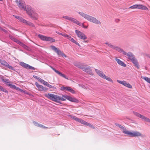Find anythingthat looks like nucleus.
I'll list each match as a JSON object with an SVG mask.
<instances>
[{
  "label": "nucleus",
  "mask_w": 150,
  "mask_h": 150,
  "mask_svg": "<svg viewBox=\"0 0 150 150\" xmlns=\"http://www.w3.org/2000/svg\"><path fill=\"white\" fill-rule=\"evenodd\" d=\"M45 96L50 100L60 104L62 103L60 102V100L65 101L66 99L71 102L76 103H78L79 102V100L76 98H72L67 95L65 96L63 95L61 97L52 93H49L45 94Z\"/></svg>",
  "instance_id": "obj_1"
},
{
  "label": "nucleus",
  "mask_w": 150,
  "mask_h": 150,
  "mask_svg": "<svg viewBox=\"0 0 150 150\" xmlns=\"http://www.w3.org/2000/svg\"><path fill=\"white\" fill-rule=\"evenodd\" d=\"M78 13L82 17L90 22L98 25H100L101 24V22L95 17L84 13L83 12H79Z\"/></svg>",
  "instance_id": "obj_2"
},
{
  "label": "nucleus",
  "mask_w": 150,
  "mask_h": 150,
  "mask_svg": "<svg viewBox=\"0 0 150 150\" xmlns=\"http://www.w3.org/2000/svg\"><path fill=\"white\" fill-rule=\"evenodd\" d=\"M95 70L97 74L101 78L105 79L107 81L111 82L112 83L113 82V81L109 77L106 76L102 71L97 69H95Z\"/></svg>",
  "instance_id": "obj_3"
},
{
  "label": "nucleus",
  "mask_w": 150,
  "mask_h": 150,
  "mask_svg": "<svg viewBox=\"0 0 150 150\" xmlns=\"http://www.w3.org/2000/svg\"><path fill=\"white\" fill-rule=\"evenodd\" d=\"M126 135L131 137H142V134L140 132L137 131L131 132L128 131Z\"/></svg>",
  "instance_id": "obj_4"
},
{
  "label": "nucleus",
  "mask_w": 150,
  "mask_h": 150,
  "mask_svg": "<svg viewBox=\"0 0 150 150\" xmlns=\"http://www.w3.org/2000/svg\"><path fill=\"white\" fill-rule=\"evenodd\" d=\"M50 47L52 50H54L55 52L57 53V54L59 55H61L62 57H66L67 56L62 52L60 50L56 47L54 46H51Z\"/></svg>",
  "instance_id": "obj_5"
},
{
  "label": "nucleus",
  "mask_w": 150,
  "mask_h": 150,
  "mask_svg": "<svg viewBox=\"0 0 150 150\" xmlns=\"http://www.w3.org/2000/svg\"><path fill=\"white\" fill-rule=\"evenodd\" d=\"M38 36L41 40H43L50 41L52 42L55 41V40L52 38L47 37L40 34L38 35Z\"/></svg>",
  "instance_id": "obj_6"
},
{
  "label": "nucleus",
  "mask_w": 150,
  "mask_h": 150,
  "mask_svg": "<svg viewBox=\"0 0 150 150\" xmlns=\"http://www.w3.org/2000/svg\"><path fill=\"white\" fill-rule=\"evenodd\" d=\"M133 113L136 116L141 118L142 120L150 122V119L136 112H134Z\"/></svg>",
  "instance_id": "obj_7"
},
{
  "label": "nucleus",
  "mask_w": 150,
  "mask_h": 150,
  "mask_svg": "<svg viewBox=\"0 0 150 150\" xmlns=\"http://www.w3.org/2000/svg\"><path fill=\"white\" fill-rule=\"evenodd\" d=\"M75 33L78 37L81 39L85 40L86 38V36L83 33L77 30H75Z\"/></svg>",
  "instance_id": "obj_8"
},
{
  "label": "nucleus",
  "mask_w": 150,
  "mask_h": 150,
  "mask_svg": "<svg viewBox=\"0 0 150 150\" xmlns=\"http://www.w3.org/2000/svg\"><path fill=\"white\" fill-rule=\"evenodd\" d=\"M19 64L21 66L26 69H30L33 70H35V68L33 67L30 66L28 64L25 63L24 62H20Z\"/></svg>",
  "instance_id": "obj_9"
},
{
  "label": "nucleus",
  "mask_w": 150,
  "mask_h": 150,
  "mask_svg": "<svg viewBox=\"0 0 150 150\" xmlns=\"http://www.w3.org/2000/svg\"><path fill=\"white\" fill-rule=\"evenodd\" d=\"M117 82L118 83H120L128 88H132V86L128 82H127L125 81H121L118 80H117Z\"/></svg>",
  "instance_id": "obj_10"
},
{
  "label": "nucleus",
  "mask_w": 150,
  "mask_h": 150,
  "mask_svg": "<svg viewBox=\"0 0 150 150\" xmlns=\"http://www.w3.org/2000/svg\"><path fill=\"white\" fill-rule=\"evenodd\" d=\"M24 10L26 11L29 16V15H30L31 13H32V12L33 11L32 7L30 6H25Z\"/></svg>",
  "instance_id": "obj_11"
},
{
  "label": "nucleus",
  "mask_w": 150,
  "mask_h": 150,
  "mask_svg": "<svg viewBox=\"0 0 150 150\" xmlns=\"http://www.w3.org/2000/svg\"><path fill=\"white\" fill-rule=\"evenodd\" d=\"M50 67L57 74H58V75H59L60 76H62V77L64 78H65V79H69L65 75H64V74H62L61 72H60L59 71L57 70L56 69L54 68H53L52 66H50Z\"/></svg>",
  "instance_id": "obj_12"
},
{
  "label": "nucleus",
  "mask_w": 150,
  "mask_h": 150,
  "mask_svg": "<svg viewBox=\"0 0 150 150\" xmlns=\"http://www.w3.org/2000/svg\"><path fill=\"white\" fill-rule=\"evenodd\" d=\"M35 84L37 87L38 88L39 91H47V88L44 87L42 85L39 84L37 82H35Z\"/></svg>",
  "instance_id": "obj_13"
},
{
  "label": "nucleus",
  "mask_w": 150,
  "mask_h": 150,
  "mask_svg": "<svg viewBox=\"0 0 150 150\" xmlns=\"http://www.w3.org/2000/svg\"><path fill=\"white\" fill-rule=\"evenodd\" d=\"M1 64L5 67H6L9 69L13 70H15L13 67L9 65L6 62L3 61L1 62Z\"/></svg>",
  "instance_id": "obj_14"
},
{
  "label": "nucleus",
  "mask_w": 150,
  "mask_h": 150,
  "mask_svg": "<svg viewBox=\"0 0 150 150\" xmlns=\"http://www.w3.org/2000/svg\"><path fill=\"white\" fill-rule=\"evenodd\" d=\"M124 55L126 56L131 61L135 57L134 55L130 52H128L127 53L125 52Z\"/></svg>",
  "instance_id": "obj_15"
},
{
  "label": "nucleus",
  "mask_w": 150,
  "mask_h": 150,
  "mask_svg": "<svg viewBox=\"0 0 150 150\" xmlns=\"http://www.w3.org/2000/svg\"><path fill=\"white\" fill-rule=\"evenodd\" d=\"M31 13L30 15L29 16L33 19L34 20H37L38 18V14L34 11L32 12V13Z\"/></svg>",
  "instance_id": "obj_16"
},
{
  "label": "nucleus",
  "mask_w": 150,
  "mask_h": 150,
  "mask_svg": "<svg viewBox=\"0 0 150 150\" xmlns=\"http://www.w3.org/2000/svg\"><path fill=\"white\" fill-rule=\"evenodd\" d=\"M115 60L117 62V63L120 65L124 67L126 66V64L119 59H117V58H115Z\"/></svg>",
  "instance_id": "obj_17"
},
{
  "label": "nucleus",
  "mask_w": 150,
  "mask_h": 150,
  "mask_svg": "<svg viewBox=\"0 0 150 150\" xmlns=\"http://www.w3.org/2000/svg\"><path fill=\"white\" fill-rule=\"evenodd\" d=\"M118 127L122 129V132L123 133L126 135L127 133V132L128 130L126 129L123 127V126L117 124H115Z\"/></svg>",
  "instance_id": "obj_18"
},
{
  "label": "nucleus",
  "mask_w": 150,
  "mask_h": 150,
  "mask_svg": "<svg viewBox=\"0 0 150 150\" xmlns=\"http://www.w3.org/2000/svg\"><path fill=\"white\" fill-rule=\"evenodd\" d=\"M131 61L133 63L134 65L137 67L138 69H139V66L138 63L136 59L135 58L131 60Z\"/></svg>",
  "instance_id": "obj_19"
},
{
  "label": "nucleus",
  "mask_w": 150,
  "mask_h": 150,
  "mask_svg": "<svg viewBox=\"0 0 150 150\" xmlns=\"http://www.w3.org/2000/svg\"><path fill=\"white\" fill-rule=\"evenodd\" d=\"M137 8L144 10H147L148 9L146 6L141 4H137Z\"/></svg>",
  "instance_id": "obj_20"
},
{
  "label": "nucleus",
  "mask_w": 150,
  "mask_h": 150,
  "mask_svg": "<svg viewBox=\"0 0 150 150\" xmlns=\"http://www.w3.org/2000/svg\"><path fill=\"white\" fill-rule=\"evenodd\" d=\"M114 49L115 50L119 52L120 53H122L124 55L125 53V52L121 48L117 46H115Z\"/></svg>",
  "instance_id": "obj_21"
},
{
  "label": "nucleus",
  "mask_w": 150,
  "mask_h": 150,
  "mask_svg": "<svg viewBox=\"0 0 150 150\" xmlns=\"http://www.w3.org/2000/svg\"><path fill=\"white\" fill-rule=\"evenodd\" d=\"M70 21L79 26L81 25V23L75 18L71 17Z\"/></svg>",
  "instance_id": "obj_22"
},
{
  "label": "nucleus",
  "mask_w": 150,
  "mask_h": 150,
  "mask_svg": "<svg viewBox=\"0 0 150 150\" xmlns=\"http://www.w3.org/2000/svg\"><path fill=\"white\" fill-rule=\"evenodd\" d=\"M19 8L22 9H24L25 7V3L24 2L21 1L17 4Z\"/></svg>",
  "instance_id": "obj_23"
},
{
  "label": "nucleus",
  "mask_w": 150,
  "mask_h": 150,
  "mask_svg": "<svg viewBox=\"0 0 150 150\" xmlns=\"http://www.w3.org/2000/svg\"><path fill=\"white\" fill-rule=\"evenodd\" d=\"M33 123L36 126L38 127H42L43 128H47V127H46L43 125L41 124H39L34 121H33Z\"/></svg>",
  "instance_id": "obj_24"
},
{
  "label": "nucleus",
  "mask_w": 150,
  "mask_h": 150,
  "mask_svg": "<svg viewBox=\"0 0 150 150\" xmlns=\"http://www.w3.org/2000/svg\"><path fill=\"white\" fill-rule=\"evenodd\" d=\"M81 69L83 71H86V72H88L90 70V69L89 67H84L83 66H82Z\"/></svg>",
  "instance_id": "obj_25"
},
{
  "label": "nucleus",
  "mask_w": 150,
  "mask_h": 150,
  "mask_svg": "<svg viewBox=\"0 0 150 150\" xmlns=\"http://www.w3.org/2000/svg\"><path fill=\"white\" fill-rule=\"evenodd\" d=\"M141 78L144 79L148 83H150V78L142 76Z\"/></svg>",
  "instance_id": "obj_26"
},
{
  "label": "nucleus",
  "mask_w": 150,
  "mask_h": 150,
  "mask_svg": "<svg viewBox=\"0 0 150 150\" xmlns=\"http://www.w3.org/2000/svg\"><path fill=\"white\" fill-rule=\"evenodd\" d=\"M78 122L86 125L87 124V122H86L84 120L80 119H79V121Z\"/></svg>",
  "instance_id": "obj_27"
},
{
  "label": "nucleus",
  "mask_w": 150,
  "mask_h": 150,
  "mask_svg": "<svg viewBox=\"0 0 150 150\" xmlns=\"http://www.w3.org/2000/svg\"><path fill=\"white\" fill-rule=\"evenodd\" d=\"M78 122L86 125L87 124V122H86L84 120L80 119H79V121Z\"/></svg>",
  "instance_id": "obj_28"
},
{
  "label": "nucleus",
  "mask_w": 150,
  "mask_h": 150,
  "mask_svg": "<svg viewBox=\"0 0 150 150\" xmlns=\"http://www.w3.org/2000/svg\"><path fill=\"white\" fill-rule=\"evenodd\" d=\"M74 65L76 67L80 69H81V67L82 66V65L81 64L79 63H77V62L75 63Z\"/></svg>",
  "instance_id": "obj_29"
},
{
  "label": "nucleus",
  "mask_w": 150,
  "mask_h": 150,
  "mask_svg": "<svg viewBox=\"0 0 150 150\" xmlns=\"http://www.w3.org/2000/svg\"><path fill=\"white\" fill-rule=\"evenodd\" d=\"M69 86H62L61 88V90L62 91H64L66 90L68 91V89H69Z\"/></svg>",
  "instance_id": "obj_30"
},
{
  "label": "nucleus",
  "mask_w": 150,
  "mask_h": 150,
  "mask_svg": "<svg viewBox=\"0 0 150 150\" xmlns=\"http://www.w3.org/2000/svg\"><path fill=\"white\" fill-rule=\"evenodd\" d=\"M71 118L73 119V120H75V121L78 122L79 121V118H78L77 117L74 116H71Z\"/></svg>",
  "instance_id": "obj_31"
},
{
  "label": "nucleus",
  "mask_w": 150,
  "mask_h": 150,
  "mask_svg": "<svg viewBox=\"0 0 150 150\" xmlns=\"http://www.w3.org/2000/svg\"><path fill=\"white\" fill-rule=\"evenodd\" d=\"M68 89V91L72 93H75V91L70 87H69V89Z\"/></svg>",
  "instance_id": "obj_32"
},
{
  "label": "nucleus",
  "mask_w": 150,
  "mask_h": 150,
  "mask_svg": "<svg viewBox=\"0 0 150 150\" xmlns=\"http://www.w3.org/2000/svg\"><path fill=\"white\" fill-rule=\"evenodd\" d=\"M63 18L66 19L67 20L69 21H71V17H70L67 16H63Z\"/></svg>",
  "instance_id": "obj_33"
},
{
  "label": "nucleus",
  "mask_w": 150,
  "mask_h": 150,
  "mask_svg": "<svg viewBox=\"0 0 150 150\" xmlns=\"http://www.w3.org/2000/svg\"><path fill=\"white\" fill-rule=\"evenodd\" d=\"M2 81L4 82L6 84V85L7 86H8V84H9L10 82H8V79H3L2 80Z\"/></svg>",
  "instance_id": "obj_34"
},
{
  "label": "nucleus",
  "mask_w": 150,
  "mask_h": 150,
  "mask_svg": "<svg viewBox=\"0 0 150 150\" xmlns=\"http://www.w3.org/2000/svg\"><path fill=\"white\" fill-rule=\"evenodd\" d=\"M68 39L73 43L74 42V41H75L71 37L70 35H69V36L68 37Z\"/></svg>",
  "instance_id": "obj_35"
},
{
  "label": "nucleus",
  "mask_w": 150,
  "mask_h": 150,
  "mask_svg": "<svg viewBox=\"0 0 150 150\" xmlns=\"http://www.w3.org/2000/svg\"><path fill=\"white\" fill-rule=\"evenodd\" d=\"M27 25H29V26L32 27H34V26H35V25L33 23H31L30 22H28V23H27Z\"/></svg>",
  "instance_id": "obj_36"
},
{
  "label": "nucleus",
  "mask_w": 150,
  "mask_h": 150,
  "mask_svg": "<svg viewBox=\"0 0 150 150\" xmlns=\"http://www.w3.org/2000/svg\"><path fill=\"white\" fill-rule=\"evenodd\" d=\"M1 89L0 90V91H2L6 93H8V91L6 89H4L2 86H1Z\"/></svg>",
  "instance_id": "obj_37"
},
{
  "label": "nucleus",
  "mask_w": 150,
  "mask_h": 150,
  "mask_svg": "<svg viewBox=\"0 0 150 150\" xmlns=\"http://www.w3.org/2000/svg\"><path fill=\"white\" fill-rule=\"evenodd\" d=\"M8 84V86H9L11 88L15 89V88H16V86L14 85L11 84L10 83L9 84Z\"/></svg>",
  "instance_id": "obj_38"
},
{
  "label": "nucleus",
  "mask_w": 150,
  "mask_h": 150,
  "mask_svg": "<svg viewBox=\"0 0 150 150\" xmlns=\"http://www.w3.org/2000/svg\"><path fill=\"white\" fill-rule=\"evenodd\" d=\"M13 40L18 44L20 43V41L15 38H14Z\"/></svg>",
  "instance_id": "obj_39"
},
{
  "label": "nucleus",
  "mask_w": 150,
  "mask_h": 150,
  "mask_svg": "<svg viewBox=\"0 0 150 150\" xmlns=\"http://www.w3.org/2000/svg\"><path fill=\"white\" fill-rule=\"evenodd\" d=\"M13 40L18 44L20 43V41L15 38H14Z\"/></svg>",
  "instance_id": "obj_40"
},
{
  "label": "nucleus",
  "mask_w": 150,
  "mask_h": 150,
  "mask_svg": "<svg viewBox=\"0 0 150 150\" xmlns=\"http://www.w3.org/2000/svg\"><path fill=\"white\" fill-rule=\"evenodd\" d=\"M137 4H135L129 7V8L135 9L137 8Z\"/></svg>",
  "instance_id": "obj_41"
},
{
  "label": "nucleus",
  "mask_w": 150,
  "mask_h": 150,
  "mask_svg": "<svg viewBox=\"0 0 150 150\" xmlns=\"http://www.w3.org/2000/svg\"><path fill=\"white\" fill-rule=\"evenodd\" d=\"M62 36L64 37L67 38L68 39V37L69 36V35H67V34L65 33H63Z\"/></svg>",
  "instance_id": "obj_42"
},
{
  "label": "nucleus",
  "mask_w": 150,
  "mask_h": 150,
  "mask_svg": "<svg viewBox=\"0 0 150 150\" xmlns=\"http://www.w3.org/2000/svg\"><path fill=\"white\" fill-rule=\"evenodd\" d=\"M86 125L88 126H89L90 127H91V128H94V127L92 125H91L89 123H88V122H87V125Z\"/></svg>",
  "instance_id": "obj_43"
},
{
  "label": "nucleus",
  "mask_w": 150,
  "mask_h": 150,
  "mask_svg": "<svg viewBox=\"0 0 150 150\" xmlns=\"http://www.w3.org/2000/svg\"><path fill=\"white\" fill-rule=\"evenodd\" d=\"M24 48L28 51H30V49L26 45L25 46Z\"/></svg>",
  "instance_id": "obj_44"
},
{
  "label": "nucleus",
  "mask_w": 150,
  "mask_h": 150,
  "mask_svg": "<svg viewBox=\"0 0 150 150\" xmlns=\"http://www.w3.org/2000/svg\"><path fill=\"white\" fill-rule=\"evenodd\" d=\"M28 21H27L26 20L24 19H23V20L22 21V22L23 23H24L25 24L27 25V23H28Z\"/></svg>",
  "instance_id": "obj_45"
},
{
  "label": "nucleus",
  "mask_w": 150,
  "mask_h": 150,
  "mask_svg": "<svg viewBox=\"0 0 150 150\" xmlns=\"http://www.w3.org/2000/svg\"><path fill=\"white\" fill-rule=\"evenodd\" d=\"M115 46L114 45H112L111 44L109 46V47H110L111 48H112V49H114L115 48Z\"/></svg>",
  "instance_id": "obj_46"
},
{
  "label": "nucleus",
  "mask_w": 150,
  "mask_h": 150,
  "mask_svg": "<svg viewBox=\"0 0 150 150\" xmlns=\"http://www.w3.org/2000/svg\"><path fill=\"white\" fill-rule=\"evenodd\" d=\"M19 45H20L21 46L23 47V48L25 47V45L23 43H22V42H20V43H19Z\"/></svg>",
  "instance_id": "obj_47"
},
{
  "label": "nucleus",
  "mask_w": 150,
  "mask_h": 150,
  "mask_svg": "<svg viewBox=\"0 0 150 150\" xmlns=\"http://www.w3.org/2000/svg\"><path fill=\"white\" fill-rule=\"evenodd\" d=\"M111 43L108 42H107L105 43V44L107 46H108V47L111 44Z\"/></svg>",
  "instance_id": "obj_48"
},
{
  "label": "nucleus",
  "mask_w": 150,
  "mask_h": 150,
  "mask_svg": "<svg viewBox=\"0 0 150 150\" xmlns=\"http://www.w3.org/2000/svg\"><path fill=\"white\" fill-rule=\"evenodd\" d=\"M47 86L50 88H54V87L53 86H52L51 85H50L49 83L48 84Z\"/></svg>",
  "instance_id": "obj_49"
},
{
  "label": "nucleus",
  "mask_w": 150,
  "mask_h": 150,
  "mask_svg": "<svg viewBox=\"0 0 150 150\" xmlns=\"http://www.w3.org/2000/svg\"><path fill=\"white\" fill-rule=\"evenodd\" d=\"M18 19L21 22H22L23 19L21 17H20Z\"/></svg>",
  "instance_id": "obj_50"
},
{
  "label": "nucleus",
  "mask_w": 150,
  "mask_h": 150,
  "mask_svg": "<svg viewBox=\"0 0 150 150\" xmlns=\"http://www.w3.org/2000/svg\"><path fill=\"white\" fill-rule=\"evenodd\" d=\"M9 38L11 39V40H13L14 39V38L12 36V35H9Z\"/></svg>",
  "instance_id": "obj_51"
},
{
  "label": "nucleus",
  "mask_w": 150,
  "mask_h": 150,
  "mask_svg": "<svg viewBox=\"0 0 150 150\" xmlns=\"http://www.w3.org/2000/svg\"><path fill=\"white\" fill-rule=\"evenodd\" d=\"M22 1H21V0H16V3H17V4L21 2Z\"/></svg>",
  "instance_id": "obj_52"
},
{
  "label": "nucleus",
  "mask_w": 150,
  "mask_h": 150,
  "mask_svg": "<svg viewBox=\"0 0 150 150\" xmlns=\"http://www.w3.org/2000/svg\"><path fill=\"white\" fill-rule=\"evenodd\" d=\"M73 43H74L76 45H78L79 47H80L81 46L79 45V44L78 42H76L75 40L74 41V42Z\"/></svg>",
  "instance_id": "obj_53"
},
{
  "label": "nucleus",
  "mask_w": 150,
  "mask_h": 150,
  "mask_svg": "<svg viewBox=\"0 0 150 150\" xmlns=\"http://www.w3.org/2000/svg\"><path fill=\"white\" fill-rule=\"evenodd\" d=\"M81 26L83 28H87V26H85L84 25L83 23L82 24H81Z\"/></svg>",
  "instance_id": "obj_54"
},
{
  "label": "nucleus",
  "mask_w": 150,
  "mask_h": 150,
  "mask_svg": "<svg viewBox=\"0 0 150 150\" xmlns=\"http://www.w3.org/2000/svg\"><path fill=\"white\" fill-rule=\"evenodd\" d=\"M45 81L44 80H43V79H42V80H40V82L43 83V84H44V82H45Z\"/></svg>",
  "instance_id": "obj_55"
},
{
  "label": "nucleus",
  "mask_w": 150,
  "mask_h": 150,
  "mask_svg": "<svg viewBox=\"0 0 150 150\" xmlns=\"http://www.w3.org/2000/svg\"><path fill=\"white\" fill-rule=\"evenodd\" d=\"M48 84V83L47 82L45 81V82L44 83V84L47 86Z\"/></svg>",
  "instance_id": "obj_56"
},
{
  "label": "nucleus",
  "mask_w": 150,
  "mask_h": 150,
  "mask_svg": "<svg viewBox=\"0 0 150 150\" xmlns=\"http://www.w3.org/2000/svg\"><path fill=\"white\" fill-rule=\"evenodd\" d=\"M48 84V83L47 82L45 81V82L44 83V84L47 86Z\"/></svg>",
  "instance_id": "obj_57"
},
{
  "label": "nucleus",
  "mask_w": 150,
  "mask_h": 150,
  "mask_svg": "<svg viewBox=\"0 0 150 150\" xmlns=\"http://www.w3.org/2000/svg\"><path fill=\"white\" fill-rule=\"evenodd\" d=\"M15 89H16L17 90L19 91V90L20 88H18V87L16 86V88H15Z\"/></svg>",
  "instance_id": "obj_58"
},
{
  "label": "nucleus",
  "mask_w": 150,
  "mask_h": 150,
  "mask_svg": "<svg viewBox=\"0 0 150 150\" xmlns=\"http://www.w3.org/2000/svg\"><path fill=\"white\" fill-rule=\"evenodd\" d=\"M42 79L41 78H39V77H38V81H39L40 82V80H42Z\"/></svg>",
  "instance_id": "obj_59"
},
{
  "label": "nucleus",
  "mask_w": 150,
  "mask_h": 150,
  "mask_svg": "<svg viewBox=\"0 0 150 150\" xmlns=\"http://www.w3.org/2000/svg\"><path fill=\"white\" fill-rule=\"evenodd\" d=\"M0 29H1V30H3V31H4V32H6V30H4V29H3L2 28H1V27H0Z\"/></svg>",
  "instance_id": "obj_60"
},
{
  "label": "nucleus",
  "mask_w": 150,
  "mask_h": 150,
  "mask_svg": "<svg viewBox=\"0 0 150 150\" xmlns=\"http://www.w3.org/2000/svg\"><path fill=\"white\" fill-rule=\"evenodd\" d=\"M19 91L21 92H23V90H22V89H21L20 88L19 89Z\"/></svg>",
  "instance_id": "obj_61"
},
{
  "label": "nucleus",
  "mask_w": 150,
  "mask_h": 150,
  "mask_svg": "<svg viewBox=\"0 0 150 150\" xmlns=\"http://www.w3.org/2000/svg\"><path fill=\"white\" fill-rule=\"evenodd\" d=\"M57 33L59 35H62V34H63V33Z\"/></svg>",
  "instance_id": "obj_62"
},
{
  "label": "nucleus",
  "mask_w": 150,
  "mask_h": 150,
  "mask_svg": "<svg viewBox=\"0 0 150 150\" xmlns=\"http://www.w3.org/2000/svg\"><path fill=\"white\" fill-rule=\"evenodd\" d=\"M20 17L19 16H15V18L18 19V18H19Z\"/></svg>",
  "instance_id": "obj_63"
},
{
  "label": "nucleus",
  "mask_w": 150,
  "mask_h": 150,
  "mask_svg": "<svg viewBox=\"0 0 150 150\" xmlns=\"http://www.w3.org/2000/svg\"><path fill=\"white\" fill-rule=\"evenodd\" d=\"M116 22H118L119 21V19H117L116 20Z\"/></svg>",
  "instance_id": "obj_64"
}]
</instances>
